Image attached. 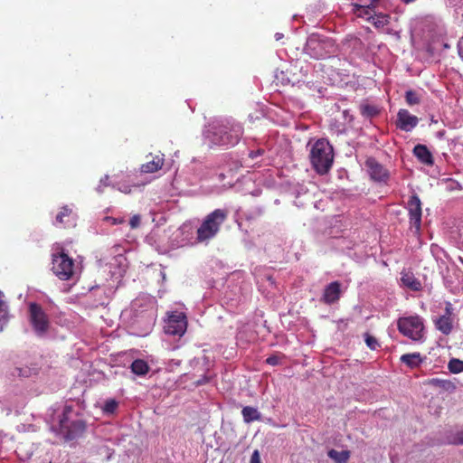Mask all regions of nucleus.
I'll use <instances>...</instances> for the list:
<instances>
[{"mask_svg": "<svg viewBox=\"0 0 463 463\" xmlns=\"http://www.w3.org/2000/svg\"><path fill=\"white\" fill-rule=\"evenodd\" d=\"M309 160L318 175L327 174L334 162L333 146L326 139H317L310 148Z\"/></svg>", "mask_w": 463, "mask_h": 463, "instance_id": "nucleus-1", "label": "nucleus"}, {"mask_svg": "<svg viewBox=\"0 0 463 463\" xmlns=\"http://www.w3.org/2000/svg\"><path fill=\"white\" fill-rule=\"evenodd\" d=\"M72 409L65 406L59 420V434L66 440H74L80 438L86 430L85 420L72 418Z\"/></svg>", "mask_w": 463, "mask_h": 463, "instance_id": "nucleus-2", "label": "nucleus"}, {"mask_svg": "<svg viewBox=\"0 0 463 463\" xmlns=\"http://www.w3.org/2000/svg\"><path fill=\"white\" fill-rule=\"evenodd\" d=\"M243 130L239 124H220L212 127L211 140L218 146H234L238 144Z\"/></svg>", "mask_w": 463, "mask_h": 463, "instance_id": "nucleus-3", "label": "nucleus"}, {"mask_svg": "<svg viewBox=\"0 0 463 463\" xmlns=\"http://www.w3.org/2000/svg\"><path fill=\"white\" fill-rule=\"evenodd\" d=\"M226 216V211L221 209L208 214L197 230V241H204L213 238L218 232L220 225L224 222Z\"/></svg>", "mask_w": 463, "mask_h": 463, "instance_id": "nucleus-4", "label": "nucleus"}, {"mask_svg": "<svg viewBox=\"0 0 463 463\" xmlns=\"http://www.w3.org/2000/svg\"><path fill=\"white\" fill-rule=\"evenodd\" d=\"M398 330L413 341H423L424 325L419 316L400 317L397 321Z\"/></svg>", "mask_w": 463, "mask_h": 463, "instance_id": "nucleus-5", "label": "nucleus"}, {"mask_svg": "<svg viewBox=\"0 0 463 463\" xmlns=\"http://www.w3.org/2000/svg\"><path fill=\"white\" fill-rule=\"evenodd\" d=\"M29 318L30 323L37 335L43 336L48 332L50 321L48 316L39 304L30 303Z\"/></svg>", "mask_w": 463, "mask_h": 463, "instance_id": "nucleus-6", "label": "nucleus"}, {"mask_svg": "<svg viewBox=\"0 0 463 463\" xmlns=\"http://www.w3.org/2000/svg\"><path fill=\"white\" fill-rule=\"evenodd\" d=\"M53 273L61 280H68L73 274V260L63 251L52 254Z\"/></svg>", "mask_w": 463, "mask_h": 463, "instance_id": "nucleus-7", "label": "nucleus"}, {"mask_svg": "<svg viewBox=\"0 0 463 463\" xmlns=\"http://www.w3.org/2000/svg\"><path fill=\"white\" fill-rule=\"evenodd\" d=\"M187 327L186 317L184 313H173L168 317L167 321L164 326L165 334L170 335L182 336Z\"/></svg>", "mask_w": 463, "mask_h": 463, "instance_id": "nucleus-8", "label": "nucleus"}, {"mask_svg": "<svg viewBox=\"0 0 463 463\" xmlns=\"http://www.w3.org/2000/svg\"><path fill=\"white\" fill-rule=\"evenodd\" d=\"M365 166L372 180L377 183L387 184L390 179V173L375 158L369 157L365 161Z\"/></svg>", "mask_w": 463, "mask_h": 463, "instance_id": "nucleus-9", "label": "nucleus"}, {"mask_svg": "<svg viewBox=\"0 0 463 463\" xmlns=\"http://www.w3.org/2000/svg\"><path fill=\"white\" fill-rule=\"evenodd\" d=\"M419 123V118L407 109H401L397 113L396 127L402 131H411Z\"/></svg>", "mask_w": 463, "mask_h": 463, "instance_id": "nucleus-10", "label": "nucleus"}, {"mask_svg": "<svg viewBox=\"0 0 463 463\" xmlns=\"http://www.w3.org/2000/svg\"><path fill=\"white\" fill-rule=\"evenodd\" d=\"M146 158L148 160L140 165V172L144 174L156 173L162 169L165 164V155L160 152L156 155L150 153Z\"/></svg>", "mask_w": 463, "mask_h": 463, "instance_id": "nucleus-11", "label": "nucleus"}, {"mask_svg": "<svg viewBox=\"0 0 463 463\" xmlns=\"http://www.w3.org/2000/svg\"><path fill=\"white\" fill-rule=\"evenodd\" d=\"M340 287L341 284L338 281L328 284L324 290L321 300L326 304H332L337 301L341 293Z\"/></svg>", "mask_w": 463, "mask_h": 463, "instance_id": "nucleus-12", "label": "nucleus"}, {"mask_svg": "<svg viewBox=\"0 0 463 463\" xmlns=\"http://www.w3.org/2000/svg\"><path fill=\"white\" fill-rule=\"evenodd\" d=\"M413 155L420 163L426 165H432L434 164L433 156L425 145H416L413 148Z\"/></svg>", "mask_w": 463, "mask_h": 463, "instance_id": "nucleus-13", "label": "nucleus"}, {"mask_svg": "<svg viewBox=\"0 0 463 463\" xmlns=\"http://www.w3.org/2000/svg\"><path fill=\"white\" fill-rule=\"evenodd\" d=\"M117 185L118 191L128 194L139 190L145 184L136 183L133 177L128 176L127 180L118 183Z\"/></svg>", "mask_w": 463, "mask_h": 463, "instance_id": "nucleus-14", "label": "nucleus"}, {"mask_svg": "<svg viewBox=\"0 0 463 463\" xmlns=\"http://www.w3.org/2000/svg\"><path fill=\"white\" fill-rule=\"evenodd\" d=\"M436 328L444 335H449L453 328L452 317L440 316L434 320Z\"/></svg>", "mask_w": 463, "mask_h": 463, "instance_id": "nucleus-15", "label": "nucleus"}, {"mask_svg": "<svg viewBox=\"0 0 463 463\" xmlns=\"http://www.w3.org/2000/svg\"><path fill=\"white\" fill-rule=\"evenodd\" d=\"M401 281L402 285L413 291H418L421 288L420 282L414 277L413 273L411 272H402Z\"/></svg>", "mask_w": 463, "mask_h": 463, "instance_id": "nucleus-16", "label": "nucleus"}, {"mask_svg": "<svg viewBox=\"0 0 463 463\" xmlns=\"http://www.w3.org/2000/svg\"><path fill=\"white\" fill-rule=\"evenodd\" d=\"M409 213L411 219V224L415 227L417 231L420 228L421 222V204H409Z\"/></svg>", "mask_w": 463, "mask_h": 463, "instance_id": "nucleus-17", "label": "nucleus"}, {"mask_svg": "<svg viewBox=\"0 0 463 463\" xmlns=\"http://www.w3.org/2000/svg\"><path fill=\"white\" fill-rule=\"evenodd\" d=\"M377 4H374V5H372V0L370 1V3L368 5H359V4H354V13H357L359 16H362V17H367L368 20H371L373 19V9L375 8Z\"/></svg>", "mask_w": 463, "mask_h": 463, "instance_id": "nucleus-18", "label": "nucleus"}, {"mask_svg": "<svg viewBox=\"0 0 463 463\" xmlns=\"http://www.w3.org/2000/svg\"><path fill=\"white\" fill-rule=\"evenodd\" d=\"M241 414L246 423L252 422L254 420H260L261 419L260 412L254 407L246 406L242 409Z\"/></svg>", "mask_w": 463, "mask_h": 463, "instance_id": "nucleus-19", "label": "nucleus"}, {"mask_svg": "<svg viewBox=\"0 0 463 463\" xmlns=\"http://www.w3.org/2000/svg\"><path fill=\"white\" fill-rule=\"evenodd\" d=\"M430 384L440 388L446 392H453L456 390V384L449 380L433 378L430 380Z\"/></svg>", "mask_w": 463, "mask_h": 463, "instance_id": "nucleus-20", "label": "nucleus"}, {"mask_svg": "<svg viewBox=\"0 0 463 463\" xmlns=\"http://www.w3.org/2000/svg\"><path fill=\"white\" fill-rule=\"evenodd\" d=\"M401 361L411 368L418 367L422 359L420 353L405 354L402 355Z\"/></svg>", "mask_w": 463, "mask_h": 463, "instance_id": "nucleus-21", "label": "nucleus"}, {"mask_svg": "<svg viewBox=\"0 0 463 463\" xmlns=\"http://www.w3.org/2000/svg\"><path fill=\"white\" fill-rule=\"evenodd\" d=\"M38 373V369L36 367H15L12 372V375L14 377L20 378H29L33 375H36Z\"/></svg>", "mask_w": 463, "mask_h": 463, "instance_id": "nucleus-22", "label": "nucleus"}, {"mask_svg": "<svg viewBox=\"0 0 463 463\" xmlns=\"http://www.w3.org/2000/svg\"><path fill=\"white\" fill-rule=\"evenodd\" d=\"M131 371L133 373L142 376L148 373L149 366L147 363L141 359H137L131 364Z\"/></svg>", "mask_w": 463, "mask_h": 463, "instance_id": "nucleus-23", "label": "nucleus"}, {"mask_svg": "<svg viewBox=\"0 0 463 463\" xmlns=\"http://www.w3.org/2000/svg\"><path fill=\"white\" fill-rule=\"evenodd\" d=\"M330 458L334 459L336 463H345L349 459L350 452L348 450L337 451L334 449L327 452Z\"/></svg>", "mask_w": 463, "mask_h": 463, "instance_id": "nucleus-24", "label": "nucleus"}, {"mask_svg": "<svg viewBox=\"0 0 463 463\" xmlns=\"http://www.w3.org/2000/svg\"><path fill=\"white\" fill-rule=\"evenodd\" d=\"M448 368L452 373H459L463 372V361L458 358H451L449 361Z\"/></svg>", "mask_w": 463, "mask_h": 463, "instance_id": "nucleus-25", "label": "nucleus"}, {"mask_svg": "<svg viewBox=\"0 0 463 463\" xmlns=\"http://www.w3.org/2000/svg\"><path fill=\"white\" fill-rule=\"evenodd\" d=\"M405 100L408 105L413 106L420 104V97L416 91L409 90L405 92Z\"/></svg>", "mask_w": 463, "mask_h": 463, "instance_id": "nucleus-26", "label": "nucleus"}, {"mask_svg": "<svg viewBox=\"0 0 463 463\" xmlns=\"http://www.w3.org/2000/svg\"><path fill=\"white\" fill-rule=\"evenodd\" d=\"M360 109H361V113L364 117H367V118H373L379 113V109L373 105H369V104L362 105Z\"/></svg>", "mask_w": 463, "mask_h": 463, "instance_id": "nucleus-27", "label": "nucleus"}, {"mask_svg": "<svg viewBox=\"0 0 463 463\" xmlns=\"http://www.w3.org/2000/svg\"><path fill=\"white\" fill-rule=\"evenodd\" d=\"M389 15L387 14H374V16L373 17V24L376 27H383L384 25H386L388 23H389Z\"/></svg>", "mask_w": 463, "mask_h": 463, "instance_id": "nucleus-28", "label": "nucleus"}, {"mask_svg": "<svg viewBox=\"0 0 463 463\" xmlns=\"http://www.w3.org/2000/svg\"><path fill=\"white\" fill-rule=\"evenodd\" d=\"M71 213V210L69 209L67 206H63L61 208V211L56 215V222L58 223H66L69 221H65V217H69Z\"/></svg>", "mask_w": 463, "mask_h": 463, "instance_id": "nucleus-29", "label": "nucleus"}, {"mask_svg": "<svg viewBox=\"0 0 463 463\" xmlns=\"http://www.w3.org/2000/svg\"><path fill=\"white\" fill-rule=\"evenodd\" d=\"M364 341L367 346L372 350H375L379 346L377 339L368 333L364 334Z\"/></svg>", "mask_w": 463, "mask_h": 463, "instance_id": "nucleus-30", "label": "nucleus"}, {"mask_svg": "<svg viewBox=\"0 0 463 463\" xmlns=\"http://www.w3.org/2000/svg\"><path fill=\"white\" fill-rule=\"evenodd\" d=\"M118 406V402L111 399V400L106 401L103 410L107 413H114L115 411L117 410Z\"/></svg>", "mask_w": 463, "mask_h": 463, "instance_id": "nucleus-31", "label": "nucleus"}, {"mask_svg": "<svg viewBox=\"0 0 463 463\" xmlns=\"http://www.w3.org/2000/svg\"><path fill=\"white\" fill-rule=\"evenodd\" d=\"M449 443L453 444V445H458V446L461 445L462 446L463 445V430L455 433V435H453V437L449 441Z\"/></svg>", "mask_w": 463, "mask_h": 463, "instance_id": "nucleus-32", "label": "nucleus"}, {"mask_svg": "<svg viewBox=\"0 0 463 463\" xmlns=\"http://www.w3.org/2000/svg\"><path fill=\"white\" fill-rule=\"evenodd\" d=\"M129 224H130L131 228H133V229L137 228L140 224V216L138 214L134 215L130 219Z\"/></svg>", "mask_w": 463, "mask_h": 463, "instance_id": "nucleus-33", "label": "nucleus"}, {"mask_svg": "<svg viewBox=\"0 0 463 463\" xmlns=\"http://www.w3.org/2000/svg\"><path fill=\"white\" fill-rule=\"evenodd\" d=\"M266 363L269 365H277L279 364V357L277 355H271L267 358Z\"/></svg>", "mask_w": 463, "mask_h": 463, "instance_id": "nucleus-34", "label": "nucleus"}, {"mask_svg": "<svg viewBox=\"0 0 463 463\" xmlns=\"http://www.w3.org/2000/svg\"><path fill=\"white\" fill-rule=\"evenodd\" d=\"M453 314V307L450 302L446 303L444 317H451Z\"/></svg>", "mask_w": 463, "mask_h": 463, "instance_id": "nucleus-35", "label": "nucleus"}, {"mask_svg": "<svg viewBox=\"0 0 463 463\" xmlns=\"http://www.w3.org/2000/svg\"><path fill=\"white\" fill-rule=\"evenodd\" d=\"M250 463H260V456L259 450H254L251 458H250Z\"/></svg>", "mask_w": 463, "mask_h": 463, "instance_id": "nucleus-36", "label": "nucleus"}, {"mask_svg": "<svg viewBox=\"0 0 463 463\" xmlns=\"http://www.w3.org/2000/svg\"><path fill=\"white\" fill-rule=\"evenodd\" d=\"M264 154V150L260 148V149H257L255 151H250V154H249V156L252 159L260 156H262Z\"/></svg>", "mask_w": 463, "mask_h": 463, "instance_id": "nucleus-37", "label": "nucleus"}, {"mask_svg": "<svg viewBox=\"0 0 463 463\" xmlns=\"http://www.w3.org/2000/svg\"><path fill=\"white\" fill-rule=\"evenodd\" d=\"M458 52L459 57L463 60V36L458 40Z\"/></svg>", "mask_w": 463, "mask_h": 463, "instance_id": "nucleus-38", "label": "nucleus"}, {"mask_svg": "<svg viewBox=\"0 0 463 463\" xmlns=\"http://www.w3.org/2000/svg\"><path fill=\"white\" fill-rule=\"evenodd\" d=\"M208 381H209V378H208V377H206V376H203V377H202L201 379H199L195 383H196V385H203V384H204V383H208Z\"/></svg>", "mask_w": 463, "mask_h": 463, "instance_id": "nucleus-39", "label": "nucleus"}, {"mask_svg": "<svg viewBox=\"0 0 463 463\" xmlns=\"http://www.w3.org/2000/svg\"><path fill=\"white\" fill-rule=\"evenodd\" d=\"M409 203H420V199L417 196L413 195V196H411V198L409 201Z\"/></svg>", "mask_w": 463, "mask_h": 463, "instance_id": "nucleus-40", "label": "nucleus"}, {"mask_svg": "<svg viewBox=\"0 0 463 463\" xmlns=\"http://www.w3.org/2000/svg\"><path fill=\"white\" fill-rule=\"evenodd\" d=\"M283 37H284V34H283V33H277L275 34V39H276L277 41H279V40H280V39H282Z\"/></svg>", "mask_w": 463, "mask_h": 463, "instance_id": "nucleus-41", "label": "nucleus"}, {"mask_svg": "<svg viewBox=\"0 0 463 463\" xmlns=\"http://www.w3.org/2000/svg\"><path fill=\"white\" fill-rule=\"evenodd\" d=\"M2 312H5V310H4V302L2 300H0V314Z\"/></svg>", "mask_w": 463, "mask_h": 463, "instance_id": "nucleus-42", "label": "nucleus"}, {"mask_svg": "<svg viewBox=\"0 0 463 463\" xmlns=\"http://www.w3.org/2000/svg\"><path fill=\"white\" fill-rule=\"evenodd\" d=\"M109 177L108 175H106L104 178H102V179L100 180V183H102V184H103V183H104V184H106V183H107V181L109 180Z\"/></svg>", "mask_w": 463, "mask_h": 463, "instance_id": "nucleus-43", "label": "nucleus"}, {"mask_svg": "<svg viewBox=\"0 0 463 463\" xmlns=\"http://www.w3.org/2000/svg\"><path fill=\"white\" fill-rule=\"evenodd\" d=\"M415 0H402V2L405 3V4H410L411 2H414Z\"/></svg>", "mask_w": 463, "mask_h": 463, "instance_id": "nucleus-44", "label": "nucleus"}, {"mask_svg": "<svg viewBox=\"0 0 463 463\" xmlns=\"http://www.w3.org/2000/svg\"><path fill=\"white\" fill-rule=\"evenodd\" d=\"M223 178H224V174H220V175H219V179H220L221 181H222V180H223Z\"/></svg>", "mask_w": 463, "mask_h": 463, "instance_id": "nucleus-45", "label": "nucleus"}, {"mask_svg": "<svg viewBox=\"0 0 463 463\" xmlns=\"http://www.w3.org/2000/svg\"><path fill=\"white\" fill-rule=\"evenodd\" d=\"M379 0H372V5H374V4H377Z\"/></svg>", "mask_w": 463, "mask_h": 463, "instance_id": "nucleus-46", "label": "nucleus"}]
</instances>
